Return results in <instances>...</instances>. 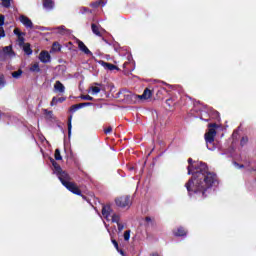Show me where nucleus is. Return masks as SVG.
<instances>
[{"label": "nucleus", "instance_id": "obj_1", "mask_svg": "<svg viewBox=\"0 0 256 256\" xmlns=\"http://www.w3.org/2000/svg\"><path fill=\"white\" fill-rule=\"evenodd\" d=\"M188 175H192V179L185 184L189 195L200 193L201 197H207L212 187L217 185V175L210 172L207 165L203 162H193V159H188Z\"/></svg>", "mask_w": 256, "mask_h": 256}, {"label": "nucleus", "instance_id": "obj_2", "mask_svg": "<svg viewBox=\"0 0 256 256\" xmlns=\"http://www.w3.org/2000/svg\"><path fill=\"white\" fill-rule=\"evenodd\" d=\"M126 101H130V103H143V101H147L153 97V92L149 89H145L142 95H136L132 92H126L124 94Z\"/></svg>", "mask_w": 256, "mask_h": 256}, {"label": "nucleus", "instance_id": "obj_3", "mask_svg": "<svg viewBox=\"0 0 256 256\" xmlns=\"http://www.w3.org/2000/svg\"><path fill=\"white\" fill-rule=\"evenodd\" d=\"M102 215L106 221L119 224V215L113 213L111 206H103Z\"/></svg>", "mask_w": 256, "mask_h": 256}, {"label": "nucleus", "instance_id": "obj_4", "mask_svg": "<svg viewBox=\"0 0 256 256\" xmlns=\"http://www.w3.org/2000/svg\"><path fill=\"white\" fill-rule=\"evenodd\" d=\"M217 127H218L217 124L209 125V130L205 134V141H206L207 147H209V144L215 141V135H217V131H215V129H217Z\"/></svg>", "mask_w": 256, "mask_h": 256}, {"label": "nucleus", "instance_id": "obj_5", "mask_svg": "<svg viewBox=\"0 0 256 256\" xmlns=\"http://www.w3.org/2000/svg\"><path fill=\"white\" fill-rule=\"evenodd\" d=\"M60 181L68 191H71V193H74V195H81V190H79V187H77V184L72 182H67L60 178Z\"/></svg>", "mask_w": 256, "mask_h": 256}, {"label": "nucleus", "instance_id": "obj_6", "mask_svg": "<svg viewBox=\"0 0 256 256\" xmlns=\"http://www.w3.org/2000/svg\"><path fill=\"white\" fill-rule=\"evenodd\" d=\"M115 203L118 207H129L131 205V197L121 196L116 198Z\"/></svg>", "mask_w": 256, "mask_h": 256}, {"label": "nucleus", "instance_id": "obj_7", "mask_svg": "<svg viewBox=\"0 0 256 256\" xmlns=\"http://www.w3.org/2000/svg\"><path fill=\"white\" fill-rule=\"evenodd\" d=\"M19 21L20 23H22V25H24V27H26V29H33V22L31 21V19H29V17L21 15L19 17Z\"/></svg>", "mask_w": 256, "mask_h": 256}, {"label": "nucleus", "instance_id": "obj_8", "mask_svg": "<svg viewBox=\"0 0 256 256\" xmlns=\"http://www.w3.org/2000/svg\"><path fill=\"white\" fill-rule=\"evenodd\" d=\"M14 35H17L18 37V45L22 47V45H25V38L23 37L25 34L19 30V28L14 29Z\"/></svg>", "mask_w": 256, "mask_h": 256}, {"label": "nucleus", "instance_id": "obj_9", "mask_svg": "<svg viewBox=\"0 0 256 256\" xmlns=\"http://www.w3.org/2000/svg\"><path fill=\"white\" fill-rule=\"evenodd\" d=\"M100 65L107 71H119V67L105 61H100Z\"/></svg>", "mask_w": 256, "mask_h": 256}, {"label": "nucleus", "instance_id": "obj_10", "mask_svg": "<svg viewBox=\"0 0 256 256\" xmlns=\"http://www.w3.org/2000/svg\"><path fill=\"white\" fill-rule=\"evenodd\" d=\"M77 45H78V49H80V51H82V53H85V55H93V53H91V51L89 50V48H87L85 46V43L81 42V41H77Z\"/></svg>", "mask_w": 256, "mask_h": 256}, {"label": "nucleus", "instance_id": "obj_11", "mask_svg": "<svg viewBox=\"0 0 256 256\" xmlns=\"http://www.w3.org/2000/svg\"><path fill=\"white\" fill-rule=\"evenodd\" d=\"M39 59L42 63H49L51 61V55H49V52L42 51L40 53Z\"/></svg>", "mask_w": 256, "mask_h": 256}, {"label": "nucleus", "instance_id": "obj_12", "mask_svg": "<svg viewBox=\"0 0 256 256\" xmlns=\"http://www.w3.org/2000/svg\"><path fill=\"white\" fill-rule=\"evenodd\" d=\"M54 90L56 93H65V86L60 81H56L54 84Z\"/></svg>", "mask_w": 256, "mask_h": 256}, {"label": "nucleus", "instance_id": "obj_13", "mask_svg": "<svg viewBox=\"0 0 256 256\" xmlns=\"http://www.w3.org/2000/svg\"><path fill=\"white\" fill-rule=\"evenodd\" d=\"M43 7L47 11H51V9H53V7H55V2H53V0H44Z\"/></svg>", "mask_w": 256, "mask_h": 256}, {"label": "nucleus", "instance_id": "obj_14", "mask_svg": "<svg viewBox=\"0 0 256 256\" xmlns=\"http://www.w3.org/2000/svg\"><path fill=\"white\" fill-rule=\"evenodd\" d=\"M92 31L94 35H97L98 37H101L103 33H105V30L103 28H99L97 25L92 24Z\"/></svg>", "mask_w": 256, "mask_h": 256}, {"label": "nucleus", "instance_id": "obj_15", "mask_svg": "<svg viewBox=\"0 0 256 256\" xmlns=\"http://www.w3.org/2000/svg\"><path fill=\"white\" fill-rule=\"evenodd\" d=\"M89 95H99L101 88L99 86H90L88 89Z\"/></svg>", "mask_w": 256, "mask_h": 256}, {"label": "nucleus", "instance_id": "obj_16", "mask_svg": "<svg viewBox=\"0 0 256 256\" xmlns=\"http://www.w3.org/2000/svg\"><path fill=\"white\" fill-rule=\"evenodd\" d=\"M174 235H176V237H183L187 235V231H185L183 227H179L174 231Z\"/></svg>", "mask_w": 256, "mask_h": 256}, {"label": "nucleus", "instance_id": "obj_17", "mask_svg": "<svg viewBox=\"0 0 256 256\" xmlns=\"http://www.w3.org/2000/svg\"><path fill=\"white\" fill-rule=\"evenodd\" d=\"M65 101V97H53L52 101L50 103L51 107H55V105H57L58 103H63Z\"/></svg>", "mask_w": 256, "mask_h": 256}, {"label": "nucleus", "instance_id": "obj_18", "mask_svg": "<svg viewBox=\"0 0 256 256\" xmlns=\"http://www.w3.org/2000/svg\"><path fill=\"white\" fill-rule=\"evenodd\" d=\"M3 53H5V55H9V57H14L15 53H13V48L11 46H6L3 48Z\"/></svg>", "mask_w": 256, "mask_h": 256}, {"label": "nucleus", "instance_id": "obj_19", "mask_svg": "<svg viewBox=\"0 0 256 256\" xmlns=\"http://www.w3.org/2000/svg\"><path fill=\"white\" fill-rule=\"evenodd\" d=\"M21 47L23 48V51L24 53H26V55H31L33 53V51L31 50V45H29V43H26Z\"/></svg>", "mask_w": 256, "mask_h": 256}, {"label": "nucleus", "instance_id": "obj_20", "mask_svg": "<svg viewBox=\"0 0 256 256\" xmlns=\"http://www.w3.org/2000/svg\"><path fill=\"white\" fill-rule=\"evenodd\" d=\"M59 51H61V44L56 42L52 45V49H51L50 53H57Z\"/></svg>", "mask_w": 256, "mask_h": 256}, {"label": "nucleus", "instance_id": "obj_21", "mask_svg": "<svg viewBox=\"0 0 256 256\" xmlns=\"http://www.w3.org/2000/svg\"><path fill=\"white\" fill-rule=\"evenodd\" d=\"M89 105H91V103L89 102L81 103L79 105H74L72 106V111H77L78 109H81V107H89Z\"/></svg>", "mask_w": 256, "mask_h": 256}, {"label": "nucleus", "instance_id": "obj_22", "mask_svg": "<svg viewBox=\"0 0 256 256\" xmlns=\"http://www.w3.org/2000/svg\"><path fill=\"white\" fill-rule=\"evenodd\" d=\"M30 71H32L33 73H39V71H41V69L39 68V63L32 64V66L30 67Z\"/></svg>", "mask_w": 256, "mask_h": 256}, {"label": "nucleus", "instance_id": "obj_23", "mask_svg": "<svg viewBox=\"0 0 256 256\" xmlns=\"http://www.w3.org/2000/svg\"><path fill=\"white\" fill-rule=\"evenodd\" d=\"M51 163L56 171V173H61V166L55 162V160L51 159Z\"/></svg>", "mask_w": 256, "mask_h": 256}, {"label": "nucleus", "instance_id": "obj_24", "mask_svg": "<svg viewBox=\"0 0 256 256\" xmlns=\"http://www.w3.org/2000/svg\"><path fill=\"white\" fill-rule=\"evenodd\" d=\"M23 75V70H17L12 73V77L14 79H19Z\"/></svg>", "mask_w": 256, "mask_h": 256}, {"label": "nucleus", "instance_id": "obj_25", "mask_svg": "<svg viewBox=\"0 0 256 256\" xmlns=\"http://www.w3.org/2000/svg\"><path fill=\"white\" fill-rule=\"evenodd\" d=\"M54 157H55L56 161H61V159H63V157L61 156V151L59 149L55 150Z\"/></svg>", "mask_w": 256, "mask_h": 256}, {"label": "nucleus", "instance_id": "obj_26", "mask_svg": "<svg viewBox=\"0 0 256 256\" xmlns=\"http://www.w3.org/2000/svg\"><path fill=\"white\" fill-rule=\"evenodd\" d=\"M5 85H6L5 76L3 74H0V89H3Z\"/></svg>", "mask_w": 256, "mask_h": 256}, {"label": "nucleus", "instance_id": "obj_27", "mask_svg": "<svg viewBox=\"0 0 256 256\" xmlns=\"http://www.w3.org/2000/svg\"><path fill=\"white\" fill-rule=\"evenodd\" d=\"M129 239H131V230L124 232V241H129Z\"/></svg>", "mask_w": 256, "mask_h": 256}, {"label": "nucleus", "instance_id": "obj_28", "mask_svg": "<svg viewBox=\"0 0 256 256\" xmlns=\"http://www.w3.org/2000/svg\"><path fill=\"white\" fill-rule=\"evenodd\" d=\"M73 119V116H70L69 117V120H68V135L69 137H71V129H72V125H71V120Z\"/></svg>", "mask_w": 256, "mask_h": 256}, {"label": "nucleus", "instance_id": "obj_29", "mask_svg": "<svg viewBox=\"0 0 256 256\" xmlns=\"http://www.w3.org/2000/svg\"><path fill=\"white\" fill-rule=\"evenodd\" d=\"M2 1V6L9 8L11 7V0H1Z\"/></svg>", "mask_w": 256, "mask_h": 256}, {"label": "nucleus", "instance_id": "obj_30", "mask_svg": "<svg viewBox=\"0 0 256 256\" xmlns=\"http://www.w3.org/2000/svg\"><path fill=\"white\" fill-rule=\"evenodd\" d=\"M145 222H146V225H153V223H155V219L151 217H146Z\"/></svg>", "mask_w": 256, "mask_h": 256}, {"label": "nucleus", "instance_id": "obj_31", "mask_svg": "<svg viewBox=\"0 0 256 256\" xmlns=\"http://www.w3.org/2000/svg\"><path fill=\"white\" fill-rule=\"evenodd\" d=\"M80 99H83L84 101H93V97L90 95H82L80 96Z\"/></svg>", "mask_w": 256, "mask_h": 256}, {"label": "nucleus", "instance_id": "obj_32", "mask_svg": "<svg viewBox=\"0 0 256 256\" xmlns=\"http://www.w3.org/2000/svg\"><path fill=\"white\" fill-rule=\"evenodd\" d=\"M112 243H113L115 249H117V251L123 255L122 250H119V244L113 239H112Z\"/></svg>", "mask_w": 256, "mask_h": 256}, {"label": "nucleus", "instance_id": "obj_33", "mask_svg": "<svg viewBox=\"0 0 256 256\" xmlns=\"http://www.w3.org/2000/svg\"><path fill=\"white\" fill-rule=\"evenodd\" d=\"M112 243H113L115 249H117V251L123 255L122 250H119V244L113 239H112Z\"/></svg>", "mask_w": 256, "mask_h": 256}, {"label": "nucleus", "instance_id": "obj_34", "mask_svg": "<svg viewBox=\"0 0 256 256\" xmlns=\"http://www.w3.org/2000/svg\"><path fill=\"white\" fill-rule=\"evenodd\" d=\"M112 243H113L115 249H117V251L123 255L122 250H119V244L113 239H112Z\"/></svg>", "mask_w": 256, "mask_h": 256}, {"label": "nucleus", "instance_id": "obj_35", "mask_svg": "<svg viewBox=\"0 0 256 256\" xmlns=\"http://www.w3.org/2000/svg\"><path fill=\"white\" fill-rule=\"evenodd\" d=\"M112 243H113L115 249H117V251L123 255L122 250H119V244L113 239H112Z\"/></svg>", "mask_w": 256, "mask_h": 256}, {"label": "nucleus", "instance_id": "obj_36", "mask_svg": "<svg viewBox=\"0 0 256 256\" xmlns=\"http://www.w3.org/2000/svg\"><path fill=\"white\" fill-rule=\"evenodd\" d=\"M56 33H61L62 35L65 34V27L61 26L56 28Z\"/></svg>", "mask_w": 256, "mask_h": 256}, {"label": "nucleus", "instance_id": "obj_37", "mask_svg": "<svg viewBox=\"0 0 256 256\" xmlns=\"http://www.w3.org/2000/svg\"><path fill=\"white\" fill-rule=\"evenodd\" d=\"M5 25V16L0 15V27H3Z\"/></svg>", "mask_w": 256, "mask_h": 256}, {"label": "nucleus", "instance_id": "obj_38", "mask_svg": "<svg viewBox=\"0 0 256 256\" xmlns=\"http://www.w3.org/2000/svg\"><path fill=\"white\" fill-rule=\"evenodd\" d=\"M5 37V29L3 27H0V39H3Z\"/></svg>", "mask_w": 256, "mask_h": 256}, {"label": "nucleus", "instance_id": "obj_39", "mask_svg": "<svg viewBox=\"0 0 256 256\" xmlns=\"http://www.w3.org/2000/svg\"><path fill=\"white\" fill-rule=\"evenodd\" d=\"M112 131H113V128H111V127H108V128L105 129V133H106V134H109V133H111Z\"/></svg>", "mask_w": 256, "mask_h": 256}, {"label": "nucleus", "instance_id": "obj_40", "mask_svg": "<svg viewBox=\"0 0 256 256\" xmlns=\"http://www.w3.org/2000/svg\"><path fill=\"white\" fill-rule=\"evenodd\" d=\"M118 231H123V225L118 223Z\"/></svg>", "mask_w": 256, "mask_h": 256}, {"label": "nucleus", "instance_id": "obj_41", "mask_svg": "<svg viewBox=\"0 0 256 256\" xmlns=\"http://www.w3.org/2000/svg\"><path fill=\"white\" fill-rule=\"evenodd\" d=\"M48 115H53V112L49 111V112H48Z\"/></svg>", "mask_w": 256, "mask_h": 256}, {"label": "nucleus", "instance_id": "obj_42", "mask_svg": "<svg viewBox=\"0 0 256 256\" xmlns=\"http://www.w3.org/2000/svg\"><path fill=\"white\" fill-rule=\"evenodd\" d=\"M244 141H247V139L243 138V139H242V143H243Z\"/></svg>", "mask_w": 256, "mask_h": 256}, {"label": "nucleus", "instance_id": "obj_43", "mask_svg": "<svg viewBox=\"0 0 256 256\" xmlns=\"http://www.w3.org/2000/svg\"><path fill=\"white\" fill-rule=\"evenodd\" d=\"M169 101H171V100H167L166 103H169Z\"/></svg>", "mask_w": 256, "mask_h": 256}]
</instances>
